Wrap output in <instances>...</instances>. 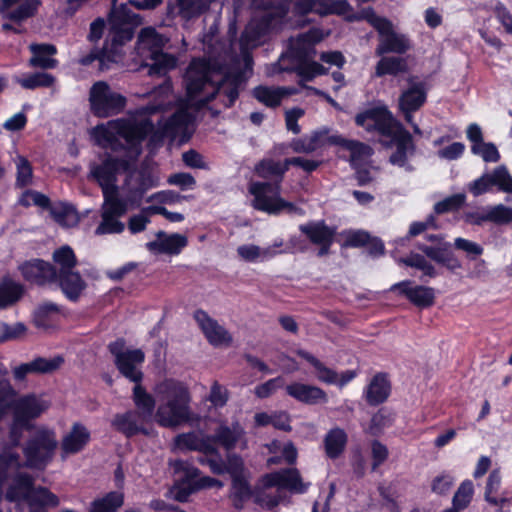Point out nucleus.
Wrapping results in <instances>:
<instances>
[{
	"instance_id": "obj_53",
	"label": "nucleus",
	"mask_w": 512,
	"mask_h": 512,
	"mask_svg": "<svg viewBox=\"0 0 512 512\" xmlns=\"http://www.w3.org/2000/svg\"><path fill=\"white\" fill-rule=\"evenodd\" d=\"M64 358L60 355L52 358L37 357L32 360L34 374H51L63 365Z\"/></svg>"
},
{
	"instance_id": "obj_15",
	"label": "nucleus",
	"mask_w": 512,
	"mask_h": 512,
	"mask_svg": "<svg viewBox=\"0 0 512 512\" xmlns=\"http://www.w3.org/2000/svg\"><path fill=\"white\" fill-rule=\"evenodd\" d=\"M109 351L115 358L119 372L134 383H141L143 373L140 366L145 360L141 349H126L124 339H117L109 344Z\"/></svg>"
},
{
	"instance_id": "obj_60",
	"label": "nucleus",
	"mask_w": 512,
	"mask_h": 512,
	"mask_svg": "<svg viewBox=\"0 0 512 512\" xmlns=\"http://www.w3.org/2000/svg\"><path fill=\"white\" fill-rule=\"evenodd\" d=\"M490 222L497 225L512 223V208L503 204L488 206Z\"/></svg>"
},
{
	"instance_id": "obj_57",
	"label": "nucleus",
	"mask_w": 512,
	"mask_h": 512,
	"mask_svg": "<svg viewBox=\"0 0 512 512\" xmlns=\"http://www.w3.org/2000/svg\"><path fill=\"white\" fill-rule=\"evenodd\" d=\"M471 151L473 154L481 156V158L488 163H495L500 159L499 151L493 143L483 141L480 144L472 145Z\"/></svg>"
},
{
	"instance_id": "obj_61",
	"label": "nucleus",
	"mask_w": 512,
	"mask_h": 512,
	"mask_svg": "<svg viewBox=\"0 0 512 512\" xmlns=\"http://www.w3.org/2000/svg\"><path fill=\"white\" fill-rule=\"evenodd\" d=\"M152 211H147V207L143 208L140 213L132 215L128 220V230L131 234L143 232L150 223Z\"/></svg>"
},
{
	"instance_id": "obj_6",
	"label": "nucleus",
	"mask_w": 512,
	"mask_h": 512,
	"mask_svg": "<svg viewBox=\"0 0 512 512\" xmlns=\"http://www.w3.org/2000/svg\"><path fill=\"white\" fill-rule=\"evenodd\" d=\"M154 392L160 402L155 412L160 426L174 428L191 419V395L186 384L165 379L155 386Z\"/></svg>"
},
{
	"instance_id": "obj_56",
	"label": "nucleus",
	"mask_w": 512,
	"mask_h": 512,
	"mask_svg": "<svg viewBox=\"0 0 512 512\" xmlns=\"http://www.w3.org/2000/svg\"><path fill=\"white\" fill-rule=\"evenodd\" d=\"M466 197L464 194H454L434 205V211L437 214L456 211L463 206Z\"/></svg>"
},
{
	"instance_id": "obj_41",
	"label": "nucleus",
	"mask_w": 512,
	"mask_h": 512,
	"mask_svg": "<svg viewBox=\"0 0 512 512\" xmlns=\"http://www.w3.org/2000/svg\"><path fill=\"white\" fill-rule=\"evenodd\" d=\"M175 445L180 450H196L202 453L214 450L210 436L203 437L194 432L178 435L175 438Z\"/></svg>"
},
{
	"instance_id": "obj_36",
	"label": "nucleus",
	"mask_w": 512,
	"mask_h": 512,
	"mask_svg": "<svg viewBox=\"0 0 512 512\" xmlns=\"http://www.w3.org/2000/svg\"><path fill=\"white\" fill-rule=\"evenodd\" d=\"M390 388L387 375L384 373L376 374L364 390L366 402L371 406L382 404L389 397Z\"/></svg>"
},
{
	"instance_id": "obj_10",
	"label": "nucleus",
	"mask_w": 512,
	"mask_h": 512,
	"mask_svg": "<svg viewBox=\"0 0 512 512\" xmlns=\"http://www.w3.org/2000/svg\"><path fill=\"white\" fill-rule=\"evenodd\" d=\"M249 193L253 195V207L268 214H303V210L280 196L281 185L272 182H251Z\"/></svg>"
},
{
	"instance_id": "obj_40",
	"label": "nucleus",
	"mask_w": 512,
	"mask_h": 512,
	"mask_svg": "<svg viewBox=\"0 0 512 512\" xmlns=\"http://www.w3.org/2000/svg\"><path fill=\"white\" fill-rule=\"evenodd\" d=\"M255 174L263 179H275L281 185L284 174L288 171L287 159L283 162L272 158L261 160L255 165Z\"/></svg>"
},
{
	"instance_id": "obj_49",
	"label": "nucleus",
	"mask_w": 512,
	"mask_h": 512,
	"mask_svg": "<svg viewBox=\"0 0 512 512\" xmlns=\"http://www.w3.org/2000/svg\"><path fill=\"white\" fill-rule=\"evenodd\" d=\"M474 493V487L471 480L463 481L458 487L452 499V507L444 512H460L464 510L471 502Z\"/></svg>"
},
{
	"instance_id": "obj_42",
	"label": "nucleus",
	"mask_w": 512,
	"mask_h": 512,
	"mask_svg": "<svg viewBox=\"0 0 512 512\" xmlns=\"http://www.w3.org/2000/svg\"><path fill=\"white\" fill-rule=\"evenodd\" d=\"M348 441L346 432L339 427L332 428L324 438L326 455L331 459L338 458L344 451Z\"/></svg>"
},
{
	"instance_id": "obj_59",
	"label": "nucleus",
	"mask_w": 512,
	"mask_h": 512,
	"mask_svg": "<svg viewBox=\"0 0 512 512\" xmlns=\"http://www.w3.org/2000/svg\"><path fill=\"white\" fill-rule=\"evenodd\" d=\"M400 262L406 266L414 267L423 272L424 275L429 277L435 276L434 267L426 260V258L420 254H411L406 258L400 259Z\"/></svg>"
},
{
	"instance_id": "obj_3",
	"label": "nucleus",
	"mask_w": 512,
	"mask_h": 512,
	"mask_svg": "<svg viewBox=\"0 0 512 512\" xmlns=\"http://www.w3.org/2000/svg\"><path fill=\"white\" fill-rule=\"evenodd\" d=\"M255 9L263 10L264 12L252 17L240 37V49L244 69L241 71L229 72L225 75H223L220 70L216 69L219 72V80L232 75L241 74L243 75V85L247 77L252 74L253 70V58L250 50L264 44L269 40L273 33L280 31L288 13V5L282 0H274L273 4L266 8L263 7Z\"/></svg>"
},
{
	"instance_id": "obj_16",
	"label": "nucleus",
	"mask_w": 512,
	"mask_h": 512,
	"mask_svg": "<svg viewBox=\"0 0 512 512\" xmlns=\"http://www.w3.org/2000/svg\"><path fill=\"white\" fill-rule=\"evenodd\" d=\"M358 126L364 127L368 131H376L381 136L390 139V142L398 139L406 131L386 109H370L364 113L358 114L355 118Z\"/></svg>"
},
{
	"instance_id": "obj_24",
	"label": "nucleus",
	"mask_w": 512,
	"mask_h": 512,
	"mask_svg": "<svg viewBox=\"0 0 512 512\" xmlns=\"http://www.w3.org/2000/svg\"><path fill=\"white\" fill-rule=\"evenodd\" d=\"M175 468L176 470L186 471L187 478L192 480V483L188 484V489L184 488L176 493L175 498L180 502L186 501L189 495L196 490L214 486H222V483L217 479L211 478L209 476L200 477L199 470L197 468L190 467L187 462L177 461L175 463Z\"/></svg>"
},
{
	"instance_id": "obj_2",
	"label": "nucleus",
	"mask_w": 512,
	"mask_h": 512,
	"mask_svg": "<svg viewBox=\"0 0 512 512\" xmlns=\"http://www.w3.org/2000/svg\"><path fill=\"white\" fill-rule=\"evenodd\" d=\"M154 125L147 118H121L96 126L92 136L104 149L126 150L125 157L108 156L91 167V176L102 189L103 198H118L117 176L129 170L131 161L141 153L142 141L153 131Z\"/></svg>"
},
{
	"instance_id": "obj_48",
	"label": "nucleus",
	"mask_w": 512,
	"mask_h": 512,
	"mask_svg": "<svg viewBox=\"0 0 512 512\" xmlns=\"http://www.w3.org/2000/svg\"><path fill=\"white\" fill-rule=\"evenodd\" d=\"M407 62L400 57H382L376 65L375 75H398L407 71Z\"/></svg>"
},
{
	"instance_id": "obj_34",
	"label": "nucleus",
	"mask_w": 512,
	"mask_h": 512,
	"mask_svg": "<svg viewBox=\"0 0 512 512\" xmlns=\"http://www.w3.org/2000/svg\"><path fill=\"white\" fill-rule=\"evenodd\" d=\"M391 143L395 144L396 149L389 158L390 163L402 167L408 172L413 171V166L408 162L409 156H412L415 152L411 134L409 132L402 133L398 139Z\"/></svg>"
},
{
	"instance_id": "obj_58",
	"label": "nucleus",
	"mask_w": 512,
	"mask_h": 512,
	"mask_svg": "<svg viewBox=\"0 0 512 512\" xmlns=\"http://www.w3.org/2000/svg\"><path fill=\"white\" fill-rule=\"evenodd\" d=\"M203 454L204 456L198 458V461L201 464L209 466L211 471L215 474H223L225 472V462L223 461L215 447L213 451L204 452Z\"/></svg>"
},
{
	"instance_id": "obj_33",
	"label": "nucleus",
	"mask_w": 512,
	"mask_h": 512,
	"mask_svg": "<svg viewBox=\"0 0 512 512\" xmlns=\"http://www.w3.org/2000/svg\"><path fill=\"white\" fill-rule=\"evenodd\" d=\"M299 230L309 239L314 245L324 244L331 246L336 234L333 227L326 225L325 221H310L299 226Z\"/></svg>"
},
{
	"instance_id": "obj_18",
	"label": "nucleus",
	"mask_w": 512,
	"mask_h": 512,
	"mask_svg": "<svg viewBox=\"0 0 512 512\" xmlns=\"http://www.w3.org/2000/svg\"><path fill=\"white\" fill-rule=\"evenodd\" d=\"M128 209L118 198H103L101 206V221L95 229V235L120 234L125 230V224L120 220Z\"/></svg>"
},
{
	"instance_id": "obj_25",
	"label": "nucleus",
	"mask_w": 512,
	"mask_h": 512,
	"mask_svg": "<svg viewBox=\"0 0 512 512\" xmlns=\"http://www.w3.org/2000/svg\"><path fill=\"white\" fill-rule=\"evenodd\" d=\"M145 419L137 411L118 413L111 421L112 427L118 432L131 438L137 434L150 435L151 431L144 426Z\"/></svg>"
},
{
	"instance_id": "obj_14",
	"label": "nucleus",
	"mask_w": 512,
	"mask_h": 512,
	"mask_svg": "<svg viewBox=\"0 0 512 512\" xmlns=\"http://www.w3.org/2000/svg\"><path fill=\"white\" fill-rule=\"evenodd\" d=\"M89 102L95 116L109 117L122 112L126 98L113 91L106 82L98 81L90 89Z\"/></svg>"
},
{
	"instance_id": "obj_28",
	"label": "nucleus",
	"mask_w": 512,
	"mask_h": 512,
	"mask_svg": "<svg viewBox=\"0 0 512 512\" xmlns=\"http://www.w3.org/2000/svg\"><path fill=\"white\" fill-rule=\"evenodd\" d=\"M40 5V0H1V13L9 20L21 22L32 17Z\"/></svg>"
},
{
	"instance_id": "obj_23",
	"label": "nucleus",
	"mask_w": 512,
	"mask_h": 512,
	"mask_svg": "<svg viewBox=\"0 0 512 512\" xmlns=\"http://www.w3.org/2000/svg\"><path fill=\"white\" fill-rule=\"evenodd\" d=\"M392 291H398L405 296L413 305L420 308H427L434 304L435 290L432 287L413 285L412 281L405 280L391 286Z\"/></svg>"
},
{
	"instance_id": "obj_9",
	"label": "nucleus",
	"mask_w": 512,
	"mask_h": 512,
	"mask_svg": "<svg viewBox=\"0 0 512 512\" xmlns=\"http://www.w3.org/2000/svg\"><path fill=\"white\" fill-rule=\"evenodd\" d=\"M355 19H364L379 34V44L375 53L382 56L387 53L404 54L411 48V41L407 35L394 30L390 20L376 15L372 8L363 9Z\"/></svg>"
},
{
	"instance_id": "obj_51",
	"label": "nucleus",
	"mask_w": 512,
	"mask_h": 512,
	"mask_svg": "<svg viewBox=\"0 0 512 512\" xmlns=\"http://www.w3.org/2000/svg\"><path fill=\"white\" fill-rule=\"evenodd\" d=\"M213 0H178L179 13L185 19L199 16L206 11Z\"/></svg>"
},
{
	"instance_id": "obj_7",
	"label": "nucleus",
	"mask_w": 512,
	"mask_h": 512,
	"mask_svg": "<svg viewBox=\"0 0 512 512\" xmlns=\"http://www.w3.org/2000/svg\"><path fill=\"white\" fill-rule=\"evenodd\" d=\"M5 498L15 504L14 511L10 512H39L42 507H57L60 504L56 494L46 487H34V478L24 472L14 476Z\"/></svg>"
},
{
	"instance_id": "obj_35",
	"label": "nucleus",
	"mask_w": 512,
	"mask_h": 512,
	"mask_svg": "<svg viewBox=\"0 0 512 512\" xmlns=\"http://www.w3.org/2000/svg\"><path fill=\"white\" fill-rule=\"evenodd\" d=\"M298 90L293 87H269L257 86L253 89V96L267 107H278L282 100L290 95L297 94Z\"/></svg>"
},
{
	"instance_id": "obj_38",
	"label": "nucleus",
	"mask_w": 512,
	"mask_h": 512,
	"mask_svg": "<svg viewBox=\"0 0 512 512\" xmlns=\"http://www.w3.org/2000/svg\"><path fill=\"white\" fill-rule=\"evenodd\" d=\"M32 57L29 60L31 67L42 69H53L58 61L52 56L56 54L57 49L52 44H31L29 46Z\"/></svg>"
},
{
	"instance_id": "obj_62",
	"label": "nucleus",
	"mask_w": 512,
	"mask_h": 512,
	"mask_svg": "<svg viewBox=\"0 0 512 512\" xmlns=\"http://www.w3.org/2000/svg\"><path fill=\"white\" fill-rule=\"evenodd\" d=\"M329 132L330 130L328 128H322L312 132L310 135H307L314 151L328 145H335L331 139L334 137H341V135L338 134L330 135Z\"/></svg>"
},
{
	"instance_id": "obj_31",
	"label": "nucleus",
	"mask_w": 512,
	"mask_h": 512,
	"mask_svg": "<svg viewBox=\"0 0 512 512\" xmlns=\"http://www.w3.org/2000/svg\"><path fill=\"white\" fill-rule=\"evenodd\" d=\"M167 42L168 39L165 36L159 34L154 28H144L141 30L138 36V54L142 58L148 59V57L152 54L162 51L163 47Z\"/></svg>"
},
{
	"instance_id": "obj_22",
	"label": "nucleus",
	"mask_w": 512,
	"mask_h": 512,
	"mask_svg": "<svg viewBox=\"0 0 512 512\" xmlns=\"http://www.w3.org/2000/svg\"><path fill=\"white\" fill-rule=\"evenodd\" d=\"M194 319L211 345L220 347L232 343L231 334L205 311H195Z\"/></svg>"
},
{
	"instance_id": "obj_4",
	"label": "nucleus",
	"mask_w": 512,
	"mask_h": 512,
	"mask_svg": "<svg viewBox=\"0 0 512 512\" xmlns=\"http://www.w3.org/2000/svg\"><path fill=\"white\" fill-rule=\"evenodd\" d=\"M324 34L318 28H311L305 33L291 37L288 47L278 62L267 68V75L274 76L282 72H296L305 80H312L317 75L327 73V69L320 63L311 61L315 56V45L322 41Z\"/></svg>"
},
{
	"instance_id": "obj_11",
	"label": "nucleus",
	"mask_w": 512,
	"mask_h": 512,
	"mask_svg": "<svg viewBox=\"0 0 512 512\" xmlns=\"http://www.w3.org/2000/svg\"><path fill=\"white\" fill-rule=\"evenodd\" d=\"M57 446L58 441L54 430L38 429L23 449L25 461L21 460L20 468L28 467L43 470L53 459Z\"/></svg>"
},
{
	"instance_id": "obj_19",
	"label": "nucleus",
	"mask_w": 512,
	"mask_h": 512,
	"mask_svg": "<svg viewBox=\"0 0 512 512\" xmlns=\"http://www.w3.org/2000/svg\"><path fill=\"white\" fill-rule=\"evenodd\" d=\"M351 10L346 0H296L294 13L304 16L308 13H316L321 16L338 14L345 15Z\"/></svg>"
},
{
	"instance_id": "obj_39",
	"label": "nucleus",
	"mask_w": 512,
	"mask_h": 512,
	"mask_svg": "<svg viewBox=\"0 0 512 512\" xmlns=\"http://www.w3.org/2000/svg\"><path fill=\"white\" fill-rule=\"evenodd\" d=\"M501 485V474L499 469H494L488 476L485 488V500L492 506L497 507L498 511H508L511 504V498L506 496L497 497Z\"/></svg>"
},
{
	"instance_id": "obj_8",
	"label": "nucleus",
	"mask_w": 512,
	"mask_h": 512,
	"mask_svg": "<svg viewBox=\"0 0 512 512\" xmlns=\"http://www.w3.org/2000/svg\"><path fill=\"white\" fill-rule=\"evenodd\" d=\"M52 259L56 268V280L65 297L76 302L86 289V282L78 271H75L77 258L73 249L63 245L53 252Z\"/></svg>"
},
{
	"instance_id": "obj_21",
	"label": "nucleus",
	"mask_w": 512,
	"mask_h": 512,
	"mask_svg": "<svg viewBox=\"0 0 512 512\" xmlns=\"http://www.w3.org/2000/svg\"><path fill=\"white\" fill-rule=\"evenodd\" d=\"M23 278L38 286L56 283V268L42 259H31L23 262L18 267Z\"/></svg>"
},
{
	"instance_id": "obj_27",
	"label": "nucleus",
	"mask_w": 512,
	"mask_h": 512,
	"mask_svg": "<svg viewBox=\"0 0 512 512\" xmlns=\"http://www.w3.org/2000/svg\"><path fill=\"white\" fill-rule=\"evenodd\" d=\"M285 390L287 395L307 405H317L328 401L326 392L317 386L292 382L285 387Z\"/></svg>"
},
{
	"instance_id": "obj_47",
	"label": "nucleus",
	"mask_w": 512,
	"mask_h": 512,
	"mask_svg": "<svg viewBox=\"0 0 512 512\" xmlns=\"http://www.w3.org/2000/svg\"><path fill=\"white\" fill-rule=\"evenodd\" d=\"M50 213L53 219L62 226L72 227L79 221V216L74 206L65 202L51 205Z\"/></svg>"
},
{
	"instance_id": "obj_5",
	"label": "nucleus",
	"mask_w": 512,
	"mask_h": 512,
	"mask_svg": "<svg viewBox=\"0 0 512 512\" xmlns=\"http://www.w3.org/2000/svg\"><path fill=\"white\" fill-rule=\"evenodd\" d=\"M142 22L138 14L129 11L126 5L111 11L109 23L110 29L102 50L93 49L86 56L79 59V64L89 66L97 63L99 71L109 69V63L118 62L122 46L131 41L134 31Z\"/></svg>"
},
{
	"instance_id": "obj_30",
	"label": "nucleus",
	"mask_w": 512,
	"mask_h": 512,
	"mask_svg": "<svg viewBox=\"0 0 512 512\" xmlns=\"http://www.w3.org/2000/svg\"><path fill=\"white\" fill-rule=\"evenodd\" d=\"M245 430L239 422H233L231 426L221 424L214 435L210 436L213 446L219 444L226 450H232L240 442L246 444Z\"/></svg>"
},
{
	"instance_id": "obj_52",
	"label": "nucleus",
	"mask_w": 512,
	"mask_h": 512,
	"mask_svg": "<svg viewBox=\"0 0 512 512\" xmlns=\"http://www.w3.org/2000/svg\"><path fill=\"white\" fill-rule=\"evenodd\" d=\"M54 81L55 78L46 72H36L17 79L21 87L31 90L38 87H50L53 85Z\"/></svg>"
},
{
	"instance_id": "obj_44",
	"label": "nucleus",
	"mask_w": 512,
	"mask_h": 512,
	"mask_svg": "<svg viewBox=\"0 0 512 512\" xmlns=\"http://www.w3.org/2000/svg\"><path fill=\"white\" fill-rule=\"evenodd\" d=\"M124 503V494L112 491L90 503L89 512H117Z\"/></svg>"
},
{
	"instance_id": "obj_63",
	"label": "nucleus",
	"mask_w": 512,
	"mask_h": 512,
	"mask_svg": "<svg viewBox=\"0 0 512 512\" xmlns=\"http://www.w3.org/2000/svg\"><path fill=\"white\" fill-rule=\"evenodd\" d=\"M455 479L450 473L443 472L431 482V490L437 495H446L454 485Z\"/></svg>"
},
{
	"instance_id": "obj_64",
	"label": "nucleus",
	"mask_w": 512,
	"mask_h": 512,
	"mask_svg": "<svg viewBox=\"0 0 512 512\" xmlns=\"http://www.w3.org/2000/svg\"><path fill=\"white\" fill-rule=\"evenodd\" d=\"M284 379L280 376L269 379L255 387V395L261 399L267 398L272 395L277 389L283 387Z\"/></svg>"
},
{
	"instance_id": "obj_43",
	"label": "nucleus",
	"mask_w": 512,
	"mask_h": 512,
	"mask_svg": "<svg viewBox=\"0 0 512 512\" xmlns=\"http://www.w3.org/2000/svg\"><path fill=\"white\" fill-rule=\"evenodd\" d=\"M7 376L8 369L4 364L0 363V420L11 408L12 402L17 395Z\"/></svg>"
},
{
	"instance_id": "obj_55",
	"label": "nucleus",
	"mask_w": 512,
	"mask_h": 512,
	"mask_svg": "<svg viewBox=\"0 0 512 512\" xmlns=\"http://www.w3.org/2000/svg\"><path fill=\"white\" fill-rule=\"evenodd\" d=\"M29 428V424L25 423V422H18L17 421V417L13 416V421L11 423V426H10V431H9V438H10V442L11 444H7V445H1L0 446V453L5 450V449H11L14 453L18 454L20 456V454L17 452L16 448L17 446L19 445V442H20V439L22 437V432L24 429H27Z\"/></svg>"
},
{
	"instance_id": "obj_26",
	"label": "nucleus",
	"mask_w": 512,
	"mask_h": 512,
	"mask_svg": "<svg viewBox=\"0 0 512 512\" xmlns=\"http://www.w3.org/2000/svg\"><path fill=\"white\" fill-rule=\"evenodd\" d=\"M91 440L88 428L80 422H75L61 441L62 457L73 455L85 449Z\"/></svg>"
},
{
	"instance_id": "obj_32",
	"label": "nucleus",
	"mask_w": 512,
	"mask_h": 512,
	"mask_svg": "<svg viewBox=\"0 0 512 512\" xmlns=\"http://www.w3.org/2000/svg\"><path fill=\"white\" fill-rule=\"evenodd\" d=\"M188 244L187 237L178 233L166 235L164 232L158 233V239L147 243L150 251L178 255Z\"/></svg>"
},
{
	"instance_id": "obj_17",
	"label": "nucleus",
	"mask_w": 512,
	"mask_h": 512,
	"mask_svg": "<svg viewBox=\"0 0 512 512\" xmlns=\"http://www.w3.org/2000/svg\"><path fill=\"white\" fill-rule=\"evenodd\" d=\"M493 187L500 192L512 193V176L505 166H498L468 184L469 192L475 197L490 192Z\"/></svg>"
},
{
	"instance_id": "obj_1",
	"label": "nucleus",
	"mask_w": 512,
	"mask_h": 512,
	"mask_svg": "<svg viewBox=\"0 0 512 512\" xmlns=\"http://www.w3.org/2000/svg\"><path fill=\"white\" fill-rule=\"evenodd\" d=\"M243 75L237 74L219 80V72L210 60L194 58L184 75L186 100L184 107L178 109L162 126V135L171 141L185 143L189 140L190 127L194 120L188 108L200 110L212 100H216L226 109L239 97Z\"/></svg>"
},
{
	"instance_id": "obj_12",
	"label": "nucleus",
	"mask_w": 512,
	"mask_h": 512,
	"mask_svg": "<svg viewBox=\"0 0 512 512\" xmlns=\"http://www.w3.org/2000/svg\"><path fill=\"white\" fill-rule=\"evenodd\" d=\"M262 482L266 488H278L276 495H269L264 493L259 497V502L261 505L269 509L274 508L281 502V490H288L289 492L295 494H303L308 490L310 486V483H305L302 481L299 471L295 468L281 469L279 471L268 473L263 477Z\"/></svg>"
},
{
	"instance_id": "obj_37",
	"label": "nucleus",
	"mask_w": 512,
	"mask_h": 512,
	"mask_svg": "<svg viewBox=\"0 0 512 512\" xmlns=\"http://www.w3.org/2000/svg\"><path fill=\"white\" fill-rule=\"evenodd\" d=\"M335 146H340L350 152V163L352 167L362 166L372 155L370 146L355 140H349L344 137H334L331 139Z\"/></svg>"
},
{
	"instance_id": "obj_13",
	"label": "nucleus",
	"mask_w": 512,
	"mask_h": 512,
	"mask_svg": "<svg viewBox=\"0 0 512 512\" xmlns=\"http://www.w3.org/2000/svg\"><path fill=\"white\" fill-rule=\"evenodd\" d=\"M158 185V180L147 170L130 171L118 187V200L127 207L138 208L146 192Z\"/></svg>"
},
{
	"instance_id": "obj_29",
	"label": "nucleus",
	"mask_w": 512,
	"mask_h": 512,
	"mask_svg": "<svg viewBox=\"0 0 512 512\" xmlns=\"http://www.w3.org/2000/svg\"><path fill=\"white\" fill-rule=\"evenodd\" d=\"M408 83V88L400 95L399 108L401 111H417L426 102L427 89L424 82L413 78H409Z\"/></svg>"
},
{
	"instance_id": "obj_54",
	"label": "nucleus",
	"mask_w": 512,
	"mask_h": 512,
	"mask_svg": "<svg viewBox=\"0 0 512 512\" xmlns=\"http://www.w3.org/2000/svg\"><path fill=\"white\" fill-rule=\"evenodd\" d=\"M16 165V186L23 188L31 184L33 170L30 162L23 156H17L15 158Z\"/></svg>"
},
{
	"instance_id": "obj_45",
	"label": "nucleus",
	"mask_w": 512,
	"mask_h": 512,
	"mask_svg": "<svg viewBox=\"0 0 512 512\" xmlns=\"http://www.w3.org/2000/svg\"><path fill=\"white\" fill-rule=\"evenodd\" d=\"M133 388V401L137 411L146 421L151 418L155 409V399L140 383H135Z\"/></svg>"
},
{
	"instance_id": "obj_50",
	"label": "nucleus",
	"mask_w": 512,
	"mask_h": 512,
	"mask_svg": "<svg viewBox=\"0 0 512 512\" xmlns=\"http://www.w3.org/2000/svg\"><path fill=\"white\" fill-rule=\"evenodd\" d=\"M148 59L152 61L149 64L150 75H165L168 71L175 68L177 64V59L174 56L163 53V51L152 54Z\"/></svg>"
},
{
	"instance_id": "obj_20",
	"label": "nucleus",
	"mask_w": 512,
	"mask_h": 512,
	"mask_svg": "<svg viewBox=\"0 0 512 512\" xmlns=\"http://www.w3.org/2000/svg\"><path fill=\"white\" fill-rule=\"evenodd\" d=\"M49 408V402L34 393L23 395L12 402L11 410L18 422L30 424Z\"/></svg>"
},
{
	"instance_id": "obj_46",
	"label": "nucleus",
	"mask_w": 512,
	"mask_h": 512,
	"mask_svg": "<svg viewBox=\"0 0 512 512\" xmlns=\"http://www.w3.org/2000/svg\"><path fill=\"white\" fill-rule=\"evenodd\" d=\"M24 294V286L10 278L0 283V308L15 304Z\"/></svg>"
}]
</instances>
